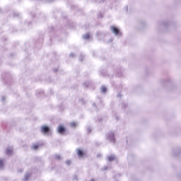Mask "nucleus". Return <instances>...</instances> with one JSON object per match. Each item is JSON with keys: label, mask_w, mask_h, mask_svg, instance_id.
Segmentation results:
<instances>
[{"label": "nucleus", "mask_w": 181, "mask_h": 181, "mask_svg": "<svg viewBox=\"0 0 181 181\" xmlns=\"http://www.w3.org/2000/svg\"><path fill=\"white\" fill-rule=\"evenodd\" d=\"M49 131H50V128H49V127H47V126H42L41 127V132L43 134H47V132H49Z\"/></svg>", "instance_id": "1"}, {"label": "nucleus", "mask_w": 181, "mask_h": 181, "mask_svg": "<svg viewBox=\"0 0 181 181\" xmlns=\"http://www.w3.org/2000/svg\"><path fill=\"white\" fill-rule=\"evenodd\" d=\"M111 29L113 33H115V35H119V29H118V28L112 26L111 27Z\"/></svg>", "instance_id": "2"}, {"label": "nucleus", "mask_w": 181, "mask_h": 181, "mask_svg": "<svg viewBox=\"0 0 181 181\" xmlns=\"http://www.w3.org/2000/svg\"><path fill=\"white\" fill-rule=\"evenodd\" d=\"M58 132L59 134H64V132H66V128H64L63 126H59Z\"/></svg>", "instance_id": "3"}, {"label": "nucleus", "mask_w": 181, "mask_h": 181, "mask_svg": "<svg viewBox=\"0 0 181 181\" xmlns=\"http://www.w3.org/2000/svg\"><path fill=\"white\" fill-rule=\"evenodd\" d=\"M77 155L79 158H83V156H84V152H83V151H81V149H78Z\"/></svg>", "instance_id": "4"}, {"label": "nucleus", "mask_w": 181, "mask_h": 181, "mask_svg": "<svg viewBox=\"0 0 181 181\" xmlns=\"http://www.w3.org/2000/svg\"><path fill=\"white\" fill-rule=\"evenodd\" d=\"M70 125L72 127V128H76V127H77V123H76V122H71Z\"/></svg>", "instance_id": "5"}, {"label": "nucleus", "mask_w": 181, "mask_h": 181, "mask_svg": "<svg viewBox=\"0 0 181 181\" xmlns=\"http://www.w3.org/2000/svg\"><path fill=\"white\" fill-rule=\"evenodd\" d=\"M6 153L7 155H11L12 154V149L11 148H7L6 151Z\"/></svg>", "instance_id": "6"}, {"label": "nucleus", "mask_w": 181, "mask_h": 181, "mask_svg": "<svg viewBox=\"0 0 181 181\" xmlns=\"http://www.w3.org/2000/svg\"><path fill=\"white\" fill-rule=\"evenodd\" d=\"M83 39H90V34L86 33L83 35Z\"/></svg>", "instance_id": "7"}, {"label": "nucleus", "mask_w": 181, "mask_h": 181, "mask_svg": "<svg viewBox=\"0 0 181 181\" xmlns=\"http://www.w3.org/2000/svg\"><path fill=\"white\" fill-rule=\"evenodd\" d=\"M101 91L102 93H107V88L105 86L102 87Z\"/></svg>", "instance_id": "8"}, {"label": "nucleus", "mask_w": 181, "mask_h": 181, "mask_svg": "<svg viewBox=\"0 0 181 181\" xmlns=\"http://www.w3.org/2000/svg\"><path fill=\"white\" fill-rule=\"evenodd\" d=\"M33 149H37L39 148V144H34L32 146Z\"/></svg>", "instance_id": "9"}, {"label": "nucleus", "mask_w": 181, "mask_h": 181, "mask_svg": "<svg viewBox=\"0 0 181 181\" xmlns=\"http://www.w3.org/2000/svg\"><path fill=\"white\" fill-rule=\"evenodd\" d=\"M114 159H115V158L114 156H109L108 157V160H110V162L114 160Z\"/></svg>", "instance_id": "10"}, {"label": "nucleus", "mask_w": 181, "mask_h": 181, "mask_svg": "<svg viewBox=\"0 0 181 181\" xmlns=\"http://www.w3.org/2000/svg\"><path fill=\"white\" fill-rule=\"evenodd\" d=\"M2 166H4V160H0V168H2Z\"/></svg>", "instance_id": "11"}, {"label": "nucleus", "mask_w": 181, "mask_h": 181, "mask_svg": "<svg viewBox=\"0 0 181 181\" xmlns=\"http://www.w3.org/2000/svg\"><path fill=\"white\" fill-rule=\"evenodd\" d=\"M56 159H58V160H59L61 159V157H60L59 156H56Z\"/></svg>", "instance_id": "12"}]
</instances>
